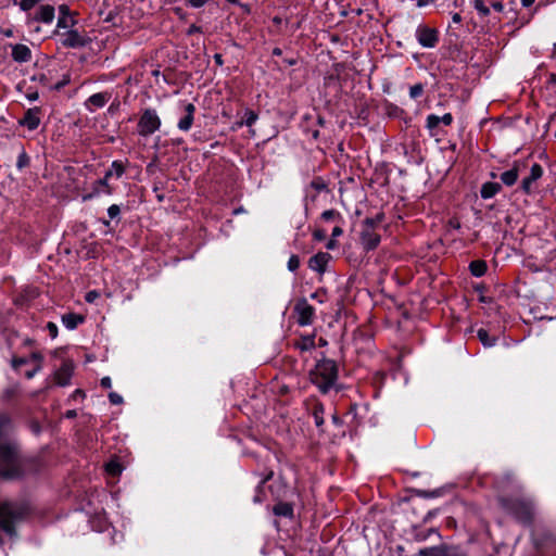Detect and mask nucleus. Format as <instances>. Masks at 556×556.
<instances>
[{"label": "nucleus", "instance_id": "1", "mask_svg": "<svg viewBox=\"0 0 556 556\" xmlns=\"http://www.w3.org/2000/svg\"><path fill=\"white\" fill-rule=\"evenodd\" d=\"M29 459L14 439H0V479L18 480L27 472Z\"/></svg>", "mask_w": 556, "mask_h": 556}, {"label": "nucleus", "instance_id": "2", "mask_svg": "<svg viewBox=\"0 0 556 556\" xmlns=\"http://www.w3.org/2000/svg\"><path fill=\"white\" fill-rule=\"evenodd\" d=\"M338 375V364L330 358H323L311 370L309 378L321 393H327L334 387Z\"/></svg>", "mask_w": 556, "mask_h": 556}, {"label": "nucleus", "instance_id": "3", "mask_svg": "<svg viewBox=\"0 0 556 556\" xmlns=\"http://www.w3.org/2000/svg\"><path fill=\"white\" fill-rule=\"evenodd\" d=\"M502 506L522 523L530 525L534 516V504L526 498H501Z\"/></svg>", "mask_w": 556, "mask_h": 556}, {"label": "nucleus", "instance_id": "4", "mask_svg": "<svg viewBox=\"0 0 556 556\" xmlns=\"http://www.w3.org/2000/svg\"><path fill=\"white\" fill-rule=\"evenodd\" d=\"M161 127V118L154 109L148 108L143 110L138 124L137 131L142 137H148Z\"/></svg>", "mask_w": 556, "mask_h": 556}, {"label": "nucleus", "instance_id": "5", "mask_svg": "<svg viewBox=\"0 0 556 556\" xmlns=\"http://www.w3.org/2000/svg\"><path fill=\"white\" fill-rule=\"evenodd\" d=\"M61 45L65 48L78 49L88 46L91 39L85 31H79L78 29L68 28L66 31L61 35Z\"/></svg>", "mask_w": 556, "mask_h": 556}, {"label": "nucleus", "instance_id": "6", "mask_svg": "<svg viewBox=\"0 0 556 556\" xmlns=\"http://www.w3.org/2000/svg\"><path fill=\"white\" fill-rule=\"evenodd\" d=\"M415 36L418 43L424 48H434L439 42V31L424 24L416 28Z\"/></svg>", "mask_w": 556, "mask_h": 556}, {"label": "nucleus", "instance_id": "7", "mask_svg": "<svg viewBox=\"0 0 556 556\" xmlns=\"http://www.w3.org/2000/svg\"><path fill=\"white\" fill-rule=\"evenodd\" d=\"M112 177V170H106L103 178L96 180L91 186V191L83 195V201H89L101 194H112L113 188L109 185V179Z\"/></svg>", "mask_w": 556, "mask_h": 556}, {"label": "nucleus", "instance_id": "8", "mask_svg": "<svg viewBox=\"0 0 556 556\" xmlns=\"http://www.w3.org/2000/svg\"><path fill=\"white\" fill-rule=\"evenodd\" d=\"M294 313L296 314V321L300 326H308L313 323L315 308L305 298H302L295 303Z\"/></svg>", "mask_w": 556, "mask_h": 556}, {"label": "nucleus", "instance_id": "9", "mask_svg": "<svg viewBox=\"0 0 556 556\" xmlns=\"http://www.w3.org/2000/svg\"><path fill=\"white\" fill-rule=\"evenodd\" d=\"M111 98L112 93L109 91L93 93L85 101L84 105L87 111L94 112L96 110L103 108Z\"/></svg>", "mask_w": 556, "mask_h": 556}, {"label": "nucleus", "instance_id": "10", "mask_svg": "<svg viewBox=\"0 0 556 556\" xmlns=\"http://www.w3.org/2000/svg\"><path fill=\"white\" fill-rule=\"evenodd\" d=\"M74 370L72 361H64L61 367L54 372V381L60 387H65L70 383Z\"/></svg>", "mask_w": 556, "mask_h": 556}, {"label": "nucleus", "instance_id": "11", "mask_svg": "<svg viewBox=\"0 0 556 556\" xmlns=\"http://www.w3.org/2000/svg\"><path fill=\"white\" fill-rule=\"evenodd\" d=\"M40 112L41 110L38 106L28 109L23 118L18 121V124L26 127L28 130L37 129L40 125Z\"/></svg>", "mask_w": 556, "mask_h": 556}, {"label": "nucleus", "instance_id": "12", "mask_svg": "<svg viewBox=\"0 0 556 556\" xmlns=\"http://www.w3.org/2000/svg\"><path fill=\"white\" fill-rule=\"evenodd\" d=\"M361 243L366 251L375 250L380 243V236L375 231V229L362 227Z\"/></svg>", "mask_w": 556, "mask_h": 556}, {"label": "nucleus", "instance_id": "13", "mask_svg": "<svg viewBox=\"0 0 556 556\" xmlns=\"http://www.w3.org/2000/svg\"><path fill=\"white\" fill-rule=\"evenodd\" d=\"M542 175H543L542 166L538 163H534L531 166L530 175L525 177L521 181V190L526 194H530L533 190V188H532L533 182H535L538 179H540L542 177Z\"/></svg>", "mask_w": 556, "mask_h": 556}, {"label": "nucleus", "instance_id": "14", "mask_svg": "<svg viewBox=\"0 0 556 556\" xmlns=\"http://www.w3.org/2000/svg\"><path fill=\"white\" fill-rule=\"evenodd\" d=\"M59 18H58V28L68 29L74 27L76 24V20L72 16L71 11L66 4H62L59 7Z\"/></svg>", "mask_w": 556, "mask_h": 556}, {"label": "nucleus", "instance_id": "15", "mask_svg": "<svg viewBox=\"0 0 556 556\" xmlns=\"http://www.w3.org/2000/svg\"><path fill=\"white\" fill-rule=\"evenodd\" d=\"M11 56L17 63H26L31 60V50L26 45H13Z\"/></svg>", "mask_w": 556, "mask_h": 556}, {"label": "nucleus", "instance_id": "16", "mask_svg": "<svg viewBox=\"0 0 556 556\" xmlns=\"http://www.w3.org/2000/svg\"><path fill=\"white\" fill-rule=\"evenodd\" d=\"M330 260V255L328 253L319 252L316 255L312 256L308 261V267L312 270L324 273L326 270V266Z\"/></svg>", "mask_w": 556, "mask_h": 556}, {"label": "nucleus", "instance_id": "17", "mask_svg": "<svg viewBox=\"0 0 556 556\" xmlns=\"http://www.w3.org/2000/svg\"><path fill=\"white\" fill-rule=\"evenodd\" d=\"M184 111L185 116L179 119L177 127L182 131H188L193 123L195 106L192 103H187Z\"/></svg>", "mask_w": 556, "mask_h": 556}, {"label": "nucleus", "instance_id": "18", "mask_svg": "<svg viewBox=\"0 0 556 556\" xmlns=\"http://www.w3.org/2000/svg\"><path fill=\"white\" fill-rule=\"evenodd\" d=\"M54 7L52 5H41L36 14V21L42 22L45 24H51L54 20Z\"/></svg>", "mask_w": 556, "mask_h": 556}, {"label": "nucleus", "instance_id": "19", "mask_svg": "<svg viewBox=\"0 0 556 556\" xmlns=\"http://www.w3.org/2000/svg\"><path fill=\"white\" fill-rule=\"evenodd\" d=\"M520 163H515L513 168L504 172L500 178L502 182L508 187L514 186L519 176Z\"/></svg>", "mask_w": 556, "mask_h": 556}, {"label": "nucleus", "instance_id": "20", "mask_svg": "<svg viewBox=\"0 0 556 556\" xmlns=\"http://www.w3.org/2000/svg\"><path fill=\"white\" fill-rule=\"evenodd\" d=\"M85 320L84 316L75 313L64 314L62 316V324L68 330H74L78 327V325L83 324Z\"/></svg>", "mask_w": 556, "mask_h": 556}, {"label": "nucleus", "instance_id": "21", "mask_svg": "<svg viewBox=\"0 0 556 556\" xmlns=\"http://www.w3.org/2000/svg\"><path fill=\"white\" fill-rule=\"evenodd\" d=\"M502 187L498 182H484L481 186L480 194L482 199H491L501 191Z\"/></svg>", "mask_w": 556, "mask_h": 556}, {"label": "nucleus", "instance_id": "22", "mask_svg": "<svg viewBox=\"0 0 556 556\" xmlns=\"http://www.w3.org/2000/svg\"><path fill=\"white\" fill-rule=\"evenodd\" d=\"M273 511L276 516H282L287 518L293 517V506L290 503L279 502L274 506Z\"/></svg>", "mask_w": 556, "mask_h": 556}, {"label": "nucleus", "instance_id": "23", "mask_svg": "<svg viewBox=\"0 0 556 556\" xmlns=\"http://www.w3.org/2000/svg\"><path fill=\"white\" fill-rule=\"evenodd\" d=\"M273 475H274V472L270 470L267 473H265L264 477L262 478V480L260 481L258 485L255 489V495L253 497L254 503L260 504L264 501L265 493H264L263 485L266 481H268L273 478Z\"/></svg>", "mask_w": 556, "mask_h": 556}, {"label": "nucleus", "instance_id": "24", "mask_svg": "<svg viewBox=\"0 0 556 556\" xmlns=\"http://www.w3.org/2000/svg\"><path fill=\"white\" fill-rule=\"evenodd\" d=\"M12 418L8 414H0V439H10L8 432L12 429Z\"/></svg>", "mask_w": 556, "mask_h": 556}, {"label": "nucleus", "instance_id": "25", "mask_svg": "<svg viewBox=\"0 0 556 556\" xmlns=\"http://www.w3.org/2000/svg\"><path fill=\"white\" fill-rule=\"evenodd\" d=\"M425 556H465L453 548L434 547L425 553Z\"/></svg>", "mask_w": 556, "mask_h": 556}, {"label": "nucleus", "instance_id": "26", "mask_svg": "<svg viewBox=\"0 0 556 556\" xmlns=\"http://www.w3.org/2000/svg\"><path fill=\"white\" fill-rule=\"evenodd\" d=\"M486 268H488L486 263L482 260H476L469 264V270H470L471 275L475 277L483 276L486 271Z\"/></svg>", "mask_w": 556, "mask_h": 556}, {"label": "nucleus", "instance_id": "27", "mask_svg": "<svg viewBox=\"0 0 556 556\" xmlns=\"http://www.w3.org/2000/svg\"><path fill=\"white\" fill-rule=\"evenodd\" d=\"M477 337L480 340V342L483 344L484 348H492L496 344L497 338L491 337L488 332V330L480 328L477 331Z\"/></svg>", "mask_w": 556, "mask_h": 556}, {"label": "nucleus", "instance_id": "28", "mask_svg": "<svg viewBox=\"0 0 556 556\" xmlns=\"http://www.w3.org/2000/svg\"><path fill=\"white\" fill-rule=\"evenodd\" d=\"M296 346L301 351H309L315 348V338L313 336L303 337L298 343Z\"/></svg>", "mask_w": 556, "mask_h": 556}, {"label": "nucleus", "instance_id": "29", "mask_svg": "<svg viewBox=\"0 0 556 556\" xmlns=\"http://www.w3.org/2000/svg\"><path fill=\"white\" fill-rule=\"evenodd\" d=\"M383 219V214H377L375 217L365 218L362 227L375 229Z\"/></svg>", "mask_w": 556, "mask_h": 556}, {"label": "nucleus", "instance_id": "30", "mask_svg": "<svg viewBox=\"0 0 556 556\" xmlns=\"http://www.w3.org/2000/svg\"><path fill=\"white\" fill-rule=\"evenodd\" d=\"M440 123V116L434 114H430L426 118V127L431 135H433V130L439 126Z\"/></svg>", "mask_w": 556, "mask_h": 556}, {"label": "nucleus", "instance_id": "31", "mask_svg": "<svg viewBox=\"0 0 556 556\" xmlns=\"http://www.w3.org/2000/svg\"><path fill=\"white\" fill-rule=\"evenodd\" d=\"M472 4L481 17H486L490 14V9L485 5L483 0H473Z\"/></svg>", "mask_w": 556, "mask_h": 556}, {"label": "nucleus", "instance_id": "32", "mask_svg": "<svg viewBox=\"0 0 556 556\" xmlns=\"http://www.w3.org/2000/svg\"><path fill=\"white\" fill-rule=\"evenodd\" d=\"M105 470L110 476H118L122 472V466L116 460H111L105 465Z\"/></svg>", "mask_w": 556, "mask_h": 556}, {"label": "nucleus", "instance_id": "33", "mask_svg": "<svg viewBox=\"0 0 556 556\" xmlns=\"http://www.w3.org/2000/svg\"><path fill=\"white\" fill-rule=\"evenodd\" d=\"M257 114L254 111L247 110L244 112L243 119L241 121L240 125H247L251 127L256 121H257Z\"/></svg>", "mask_w": 556, "mask_h": 556}, {"label": "nucleus", "instance_id": "34", "mask_svg": "<svg viewBox=\"0 0 556 556\" xmlns=\"http://www.w3.org/2000/svg\"><path fill=\"white\" fill-rule=\"evenodd\" d=\"M314 422L317 427L324 424V407L323 405H316L313 412Z\"/></svg>", "mask_w": 556, "mask_h": 556}, {"label": "nucleus", "instance_id": "35", "mask_svg": "<svg viewBox=\"0 0 556 556\" xmlns=\"http://www.w3.org/2000/svg\"><path fill=\"white\" fill-rule=\"evenodd\" d=\"M109 170H112V176H115L116 178H121L125 173V167L122 164V162L114 161Z\"/></svg>", "mask_w": 556, "mask_h": 556}, {"label": "nucleus", "instance_id": "36", "mask_svg": "<svg viewBox=\"0 0 556 556\" xmlns=\"http://www.w3.org/2000/svg\"><path fill=\"white\" fill-rule=\"evenodd\" d=\"M20 392V387L17 384L7 388L3 391L2 397L5 401H10L14 396H16Z\"/></svg>", "mask_w": 556, "mask_h": 556}, {"label": "nucleus", "instance_id": "37", "mask_svg": "<svg viewBox=\"0 0 556 556\" xmlns=\"http://www.w3.org/2000/svg\"><path fill=\"white\" fill-rule=\"evenodd\" d=\"M424 89H425V87H424V85H422V84H420V83H419V84H415V85H413V86L409 88V97H410L412 99H417V98H419V97L422 94Z\"/></svg>", "mask_w": 556, "mask_h": 556}, {"label": "nucleus", "instance_id": "38", "mask_svg": "<svg viewBox=\"0 0 556 556\" xmlns=\"http://www.w3.org/2000/svg\"><path fill=\"white\" fill-rule=\"evenodd\" d=\"M29 364L28 357H17L14 356L11 361V366L13 369L18 370L22 366Z\"/></svg>", "mask_w": 556, "mask_h": 556}, {"label": "nucleus", "instance_id": "39", "mask_svg": "<svg viewBox=\"0 0 556 556\" xmlns=\"http://www.w3.org/2000/svg\"><path fill=\"white\" fill-rule=\"evenodd\" d=\"M300 266V258L298 255L293 254L290 256L288 261V269L290 271H295Z\"/></svg>", "mask_w": 556, "mask_h": 556}, {"label": "nucleus", "instance_id": "40", "mask_svg": "<svg viewBox=\"0 0 556 556\" xmlns=\"http://www.w3.org/2000/svg\"><path fill=\"white\" fill-rule=\"evenodd\" d=\"M29 163V157L28 155L26 154L25 151H22L17 157V162H16V166L17 168H23L25 166H27Z\"/></svg>", "mask_w": 556, "mask_h": 556}, {"label": "nucleus", "instance_id": "41", "mask_svg": "<svg viewBox=\"0 0 556 556\" xmlns=\"http://www.w3.org/2000/svg\"><path fill=\"white\" fill-rule=\"evenodd\" d=\"M29 363H33L34 366L39 365L42 367L43 356L39 352H33L29 357Z\"/></svg>", "mask_w": 556, "mask_h": 556}, {"label": "nucleus", "instance_id": "42", "mask_svg": "<svg viewBox=\"0 0 556 556\" xmlns=\"http://www.w3.org/2000/svg\"><path fill=\"white\" fill-rule=\"evenodd\" d=\"M41 0H21L20 7L23 11H28L33 9L38 2Z\"/></svg>", "mask_w": 556, "mask_h": 556}, {"label": "nucleus", "instance_id": "43", "mask_svg": "<svg viewBox=\"0 0 556 556\" xmlns=\"http://www.w3.org/2000/svg\"><path fill=\"white\" fill-rule=\"evenodd\" d=\"M119 213H121V208L117 204H112L108 208V215L111 219L116 218L119 215Z\"/></svg>", "mask_w": 556, "mask_h": 556}, {"label": "nucleus", "instance_id": "44", "mask_svg": "<svg viewBox=\"0 0 556 556\" xmlns=\"http://www.w3.org/2000/svg\"><path fill=\"white\" fill-rule=\"evenodd\" d=\"M339 213L336 210H327L323 212L321 218L326 222L332 220L333 218L338 217Z\"/></svg>", "mask_w": 556, "mask_h": 556}, {"label": "nucleus", "instance_id": "45", "mask_svg": "<svg viewBox=\"0 0 556 556\" xmlns=\"http://www.w3.org/2000/svg\"><path fill=\"white\" fill-rule=\"evenodd\" d=\"M109 400L112 404L114 405H119L123 403V397L122 395H119L118 393H115V392H111L109 394Z\"/></svg>", "mask_w": 556, "mask_h": 556}, {"label": "nucleus", "instance_id": "46", "mask_svg": "<svg viewBox=\"0 0 556 556\" xmlns=\"http://www.w3.org/2000/svg\"><path fill=\"white\" fill-rule=\"evenodd\" d=\"M47 330L49 331V334L52 339L56 338L58 336V326L52 323V321H49L47 324Z\"/></svg>", "mask_w": 556, "mask_h": 556}, {"label": "nucleus", "instance_id": "47", "mask_svg": "<svg viewBox=\"0 0 556 556\" xmlns=\"http://www.w3.org/2000/svg\"><path fill=\"white\" fill-rule=\"evenodd\" d=\"M40 370H41V366L36 365V366H34L31 369H29V370H26V371H25V377H26L27 379H31V378H34V377H35V375H36L37 372H39Z\"/></svg>", "mask_w": 556, "mask_h": 556}, {"label": "nucleus", "instance_id": "48", "mask_svg": "<svg viewBox=\"0 0 556 556\" xmlns=\"http://www.w3.org/2000/svg\"><path fill=\"white\" fill-rule=\"evenodd\" d=\"M29 428H30L31 432H33L34 434H36V435H38V434L41 432V426L39 425V422H38V421H35V420H34V421H31V422L29 424Z\"/></svg>", "mask_w": 556, "mask_h": 556}, {"label": "nucleus", "instance_id": "49", "mask_svg": "<svg viewBox=\"0 0 556 556\" xmlns=\"http://www.w3.org/2000/svg\"><path fill=\"white\" fill-rule=\"evenodd\" d=\"M441 123H443L446 126H450L453 123V116L451 113H446L443 116L440 117Z\"/></svg>", "mask_w": 556, "mask_h": 556}, {"label": "nucleus", "instance_id": "50", "mask_svg": "<svg viewBox=\"0 0 556 556\" xmlns=\"http://www.w3.org/2000/svg\"><path fill=\"white\" fill-rule=\"evenodd\" d=\"M206 3V0H188V4L192 8H201Z\"/></svg>", "mask_w": 556, "mask_h": 556}, {"label": "nucleus", "instance_id": "51", "mask_svg": "<svg viewBox=\"0 0 556 556\" xmlns=\"http://www.w3.org/2000/svg\"><path fill=\"white\" fill-rule=\"evenodd\" d=\"M98 296H99V293L97 291H89L86 294V301L89 303H92Z\"/></svg>", "mask_w": 556, "mask_h": 556}, {"label": "nucleus", "instance_id": "52", "mask_svg": "<svg viewBox=\"0 0 556 556\" xmlns=\"http://www.w3.org/2000/svg\"><path fill=\"white\" fill-rule=\"evenodd\" d=\"M100 383L101 387L104 389H110L112 387V380L110 377H103Z\"/></svg>", "mask_w": 556, "mask_h": 556}, {"label": "nucleus", "instance_id": "53", "mask_svg": "<svg viewBox=\"0 0 556 556\" xmlns=\"http://www.w3.org/2000/svg\"><path fill=\"white\" fill-rule=\"evenodd\" d=\"M326 236V232L324 230L317 229L314 231V238L316 240H323Z\"/></svg>", "mask_w": 556, "mask_h": 556}, {"label": "nucleus", "instance_id": "54", "mask_svg": "<svg viewBox=\"0 0 556 556\" xmlns=\"http://www.w3.org/2000/svg\"><path fill=\"white\" fill-rule=\"evenodd\" d=\"M115 16H116V12L115 11H110L108 13V15L104 17L103 21L106 22V23H111V22L114 21Z\"/></svg>", "mask_w": 556, "mask_h": 556}, {"label": "nucleus", "instance_id": "55", "mask_svg": "<svg viewBox=\"0 0 556 556\" xmlns=\"http://www.w3.org/2000/svg\"><path fill=\"white\" fill-rule=\"evenodd\" d=\"M491 5H492V8H493L495 11H497V12H502V11H503V9H504L503 3H502V2H500V1L492 2V3H491Z\"/></svg>", "mask_w": 556, "mask_h": 556}, {"label": "nucleus", "instance_id": "56", "mask_svg": "<svg viewBox=\"0 0 556 556\" xmlns=\"http://www.w3.org/2000/svg\"><path fill=\"white\" fill-rule=\"evenodd\" d=\"M312 187L316 190H323L325 188V185L320 181H312Z\"/></svg>", "mask_w": 556, "mask_h": 556}, {"label": "nucleus", "instance_id": "57", "mask_svg": "<svg viewBox=\"0 0 556 556\" xmlns=\"http://www.w3.org/2000/svg\"><path fill=\"white\" fill-rule=\"evenodd\" d=\"M342 233H343V230H342V228H341V227H339V226L334 227V228H333V230H332V237H333V238H334V237H339V236H341Z\"/></svg>", "mask_w": 556, "mask_h": 556}, {"label": "nucleus", "instance_id": "58", "mask_svg": "<svg viewBox=\"0 0 556 556\" xmlns=\"http://www.w3.org/2000/svg\"><path fill=\"white\" fill-rule=\"evenodd\" d=\"M70 83V79L68 78H64L63 80H61L60 83H58L55 85V89H61L63 88L64 86H66L67 84Z\"/></svg>", "mask_w": 556, "mask_h": 556}, {"label": "nucleus", "instance_id": "59", "mask_svg": "<svg viewBox=\"0 0 556 556\" xmlns=\"http://www.w3.org/2000/svg\"><path fill=\"white\" fill-rule=\"evenodd\" d=\"M76 416H77V413L75 409H71L65 413V417L68 419L75 418Z\"/></svg>", "mask_w": 556, "mask_h": 556}, {"label": "nucleus", "instance_id": "60", "mask_svg": "<svg viewBox=\"0 0 556 556\" xmlns=\"http://www.w3.org/2000/svg\"><path fill=\"white\" fill-rule=\"evenodd\" d=\"M452 21H453V23H456V24L460 23V22H462V16H460V14H459V13H454V14L452 15Z\"/></svg>", "mask_w": 556, "mask_h": 556}, {"label": "nucleus", "instance_id": "61", "mask_svg": "<svg viewBox=\"0 0 556 556\" xmlns=\"http://www.w3.org/2000/svg\"><path fill=\"white\" fill-rule=\"evenodd\" d=\"M214 61H215V63H216L217 65H223V56H222V54L216 53V54L214 55Z\"/></svg>", "mask_w": 556, "mask_h": 556}, {"label": "nucleus", "instance_id": "62", "mask_svg": "<svg viewBox=\"0 0 556 556\" xmlns=\"http://www.w3.org/2000/svg\"><path fill=\"white\" fill-rule=\"evenodd\" d=\"M433 2V0H418L417 1V7L421 8V7H426L428 5L429 3Z\"/></svg>", "mask_w": 556, "mask_h": 556}, {"label": "nucleus", "instance_id": "63", "mask_svg": "<svg viewBox=\"0 0 556 556\" xmlns=\"http://www.w3.org/2000/svg\"><path fill=\"white\" fill-rule=\"evenodd\" d=\"M336 245H337L336 241L333 239H331L328 241L326 247H327V249L332 250L336 248Z\"/></svg>", "mask_w": 556, "mask_h": 556}, {"label": "nucleus", "instance_id": "64", "mask_svg": "<svg viewBox=\"0 0 556 556\" xmlns=\"http://www.w3.org/2000/svg\"><path fill=\"white\" fill-rule=\"evenodd\" d=\"M535 0H521V4L525 7V8H528L530 5H532L534 3Z\"/></svg>", "mask_w": 556, "mask_h": 556}]
</instances>
